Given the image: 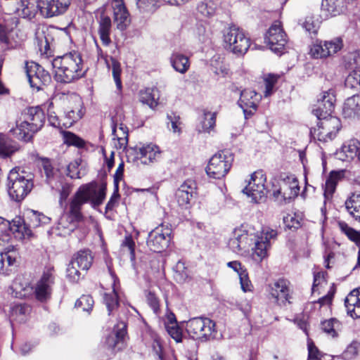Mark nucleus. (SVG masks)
<instances>
[{
  "label": "nucleus",
  "instance_id": "f257e3e1",
  "mask_svg": "<svg viewBox=\"0 0 360 360\" xmlns=\"http://www.w3.org/2000/svg\"><path fill=\"white\" fill-rule=\"evenodd\" d=\"M55 278V269L53 266L49 265L44 268L41 277L34 288L29 283L23 282L20 277H18L13 283L12 289L16 297L25 298L34 294L37 300L45 302L51 297Z\"/></svg>",
  "mask_w": 360,
  "mask_h": 360
},
{
  "label": "nucleus",
  "instance_id": "f03ea898",
  "mask_svg": "<svg viewBox=\"0 0 360 360\" xmlns=\"http://www.w3.org/2000/svg\"><path fill=\"white\" fill-rule=\"evenodd\" d=\"M105 186L98 188L95 182L81 186L70 198L64 213L79 223L82 221L84 218L82 212V206L89 201H91L94 207L102 204L105 197Z\"/></svg>",
  "mask_w": 360,
  "mask_h": 360
},
{
  "label": "nucleus",
  "instance_id": "7ed1b4c3",
  "mask_svg": "<svg viewBox=\"0 0 360 360\" xmlns=\"http://www.w3.org/2000/svg\"><path fill=\"white\" fill-rule=\"evenodd\" d=\"M54 78L60 83L69 84L84 77L86 69L80 53L71 51L52 60Z\"/></svg>",
  "mask_w": 360,
  "mask_h": 360
},
{
  "label": "nucleus",
  "instance_id": "20e7f679",
  "mask_svg": "<svg viewBox=\"0 0 360 360\" xmlns=\"http://www.w3.org/2000/svg\"><path fill=\"white\" fill-rule=\"evenodd\" d=\"M271 184L269 192L279 204L290 203L299 195V181L294 175L281 174L278 179H272Z\"/></svg>",
  "mask_w": 360,
  "mask_h": 360
},
{
  "label": "nucleus",
  "instance_id": "39448f33",
  "mask_svg": "<svg viewBox=\"0 0 360 360\" xmlns=\"http://www.w3.org/2000/svg\"><path fill=\"white\" fill-rule=\"evenodd\" d=\"M34 174L20 168L11 169L8 176V192L15 201H21L32 190Z\"/></svg>",
  "mask_w": 360,
  "mask_h": 360
},
{
  "label": "nucleus",
  "instance_id": "423d86ee",
  "mask_svg": "<svg viewBox=\"0 0 360 360\" xmlns=\"http://www.w3.org/2000/svg\"><path fill=\"white\" fill-rule=\"evenodd\" d=\"M233 161V155L227 150L214 154L210 160L206 172L210 177L220 179L230 170Z\"/></svg>",
  "mask_w": 360,
  "mask_h": 360
},
{
  "label": "nucleus",
  "instance_id": "0eeeda50",
  "mask_svg": "<svg viewBox=\"0 0 360 360\" xmlns=\"http://www.w3.org/2000/svg\"><path fill=\"white\" fill-rule=\"evenodd\" d=\"M226 47L237 55L245 54L250 46V39L244 32L236 26L227 29L224 34Z\"/></svg>",
  "mask_w": 360,
  "mask_h": 360
},
{
  "label": "nucleus",
  "instance_id": "6e6552de",
  "mask_svg": "<svg viewBox=\"0 0 360 360\" xmlns=\"http://www.w3.org/2000/svg\"><path fill=\"white\" fill-rule=\"evenodd\" d=\"M186 331L193 339L207 340L214 335L215 323L208 318H193L186 323Z\"/></svg>",
  "mask_w": 360,
  "mask_h": 360
},
{
  "label": "nucleus",
  "instance_id": "1a4fd4ad",
  "mask_svg": "<svg viewBox=\"0 0 360 360\" xmlns=\"http://www.w3.org/2000/svg\"><path fill=\"white\" fill-rule=\"evenodd\" d=\"M266 291L269 298L280 307L291 304L292 299L290 282L284 278H279L268 284Z\"/></svg>",
  "mask_w": 360,
  "mask_h": 360
},
{
  "label": "nucleus",
  "instance_id": "9d476101",
  "mask_svg": "<svg viewBox=\"0 0 360 360\" xmlns=\"http://www.w3.org/2000/svg\"><path fill=\"white\" fill-rule=\"evenodd\" d=\"M317 128L314 129V136L323 142L332 141L340 130L342 124L340 120L335 116H326L317 118Z\"/></svg>",
  "mask_w": 360,
  "mask_h": 360
},
{
  "label": "nucleus",
  "instance_id": "9b49d317",
  "mask_svg": "<svg viewBox=\"0 0 360 360\" xmlns=\"http://www.w3.org/2000/svg\"><path fill=\"white\" fill-rule=\"evenodd\" d=\"M172 229L167 225L161 224L152 230L148 236L146 244L154 252H162L169 246L172 237Z\"/></svg>",
  "mask_w": 360,
  "mask_h": 360
},
{
  "label": "nucleus",
  "instance_id": "f8f14e48",
  "mask_svg": "<svg viewBox=\"0 0 360 360\" xmlns=\"http://www.w3.org/2000/svg\"><path fill=\"white\" fill-rule=\"evenodd\" d=\"M28 219L30 223L26 222L20 217H16L13 219L11 231L15 234V237L20 239L30 238L32 236L31 227H37L41 222L45 223V221H43V219H47L44 215L38 214L36 212H34Z\"/></svg>",
  "mask_w": 360,
  "mask_h": 360
},
{
  "label": "nucleus",
  "instance_id": "ddd939ff",
  "mask_svg": "<svg viewBox=\"0 0 360 360\" xmlns=\"http://www.w3.org/2000/svg\"><path fill=\"white\" fill-rule=\"evenodd\" d=\"M266 177L262 170L252 173L247 186L243 189V193L251 198L252 202L258 203L264 199L266 195L264 183Z\"/></svg>",
  "mask_w": 360,
  "mask_h": 360
},
{
  "label": "nucleus",
  "instance_id": "4468645a",
  "mask_svg": "<svg viewBox=\"0 0 360 360\" xmlns=\"http://www.w3.org/2000/svg\"><path fill=\"white\" fill-rule=\"evenodd\" d=\"M25 72L32 87L39 90L51 82V75L41 65L33 61L25 63Z\"/></svg>",
  "mask_w": 360,
  "mask_h": 360
},
{
  "label": "nucleus",
  "instance_id": "2eb2a0df",
  "mask_svg": "<svg viewBox=\"0 0 360 360\" xmlns=\"http://www.w3.org/2000/svg\"><path fill=\"white\" fill-rule=\"evenodd\" d=\"M264 40L273 52L279 55L283 53L288 39L279 22H275L269 27Z\"/></svg>",
  "mask_w": 360,
  "mask_h": 360
},
{
  "label": "nucleus",
  "instance_id": "dca6fc26",
  "mask_svg": "<svg viewBox=\"0 0 360 360\" xmlns=\"http://www.w3.org/2000/svg\"><path fill=\"white\" fill-rule=\"evenodd\" d=\"M74 0H37V6L41 15L46 18L64 14Z\"/></svg>",
  "mask_w": 360,
  "mask_h": 360
},
{
  "label": "nucleus",
  "instance_id": "f3484780",
  "mask_svg": "<svg viewBox=\"0 0 360 360\" xmlns=\"http://www.w3.org/2000/svg\"><path fill=\"white\" fill-rule=\"evenodd\" d=\"M277 236V231L269 228H264L261 235L257 237L252 248V259L256 262H261L267 256V250L270 246V240Z\"/></svg>",
  "mask_w": 360,
  "mask_h": 360
},
{
  "label": "nucleus",
  "instance_id": "a211bd4d",
  "mask_svg": "<svg viewBox=\"0 0 360 360\" xmlns=\"http://www.w3.org/2000/svg\"><path fill=\"white\" fill-rule=\"evenodd\" d=\"M261 98V95L254 90L242 91L238 104L243 110L245 119H248L257 111Z\"/></svg>",
  "mask_w": 360,
  "mask_h": 360
},
{
  "label": "nucleus",
  "instance_id": "6ab92c4d",
  "mask_svg": "<svg viewBox=\"0 0 360 360\" xmlns=\"http://www.w3.org/2000/svg\"><path fill=\"white\" fill-rule=\"evenodd\" d=\"M335 97L332 91L323 92L318 99L316 108L312 110V113L317 118L330 116L335 108Z\"/></svg>",
  "mask_w": 360,
  "mask_h": 360
},
{
  "label": "nucleus",
  "instance_id": "aec40b11",
  "mask_svg": "<svg viewBox=\"0 0 360 360\" xmlns=\"http://www.w3.org/2000/svg\"><path fill=\"white\" fill-rule=\"evenodd\" d=\"M196 184L194 181L188 179L185 181L176 192V198L179 206L188 208L191 200L196 194Z\"/></svg>",
  "mask_w": 360,
  "mask_h": 360
},
{
  "label": "nucleus",
  "instance_id": "412c9836",
  "mask_svg": "<svg viewBox=\"0 0 360 360\" xmlns=\"http://www.w3.org/2000/svg\"><path fill=\"white\" fill-rule=\"evenodd\" d=\"M22 120L32 127V131H39L43 127L45 115L38 106L27 108L22 114Z\"/></svg>",
  "mask_w": 360,
  "mask_h": 360
},
{
  "label": "nucleus",
  "instance_id": "4be33fe9",
  "mask_svg": "<svg viewBox=\"0 0 360 360\" xmlns=\"http://www.w3.org/2000/svg\"><path fill=\"white\" fill-rule=\"evenodd\" d=\"M250 239L246 231L235 229L233 236L229 239L228 245L229 248L237 254H240L248 249L250 245Z\"/></svg>",
  "mask_w": 360,
  "mask_h": 360
},
{
  "label": "nucleus",
  "instance_id": "5701e85b",
  "mask_svg": "<svg viewBox=\"0 0 360 360\" xmlns=\"http://www.w3.org/2000/svg\"><path fill=\"white\" fill-rule=\"evenodd\" d=\"M70 106L67 109L65 119L67 122L63 124L71 127L75 122L79 120L84 115L83 103L80 98L75 96L70 101Z\"/></svg>",
  "mask_w": 360,
  "mask_h": 360
},
{
  "label": "nucleus",
  "instance_id": "b1692460",
  "mask_svg": "<svg viewBox=\"0 0 360 360\" xmlns=\"http://www.w3.org/2000/svg\"><path fill=\"white\" fill-rule=\"evenodd\" d=\"M41 172L46 177V182L52 188H57L58 181L61 179L60 172L58 168L52 165L49 159H42Z\"/></svg>",
  "mask_w": 360,
  "mask_h": 360
},
{
  "label": "nucleus",
  "instance_id": "393cba45",
  "mask_svg": "<svg viewBox=\"0 0 360 360\" xmlns=\"http://www.w3.org/2000/svg\"><path fill=\"white\" fill-rule=\"evenodd\" d=\"M78 223L76 220L63 213L52 231L57 236L65 237L75 230Z\"/></svg>",
  "mask_w": 360,
  "mask_h": 360
},
{
  "label": "nucleus",
  "instance_id": "a878e982",
  "mask_svg": "<svg viewBox=\"0 0 360 360\" xmlns=\"http://www.w3.org/2000/svg\"><path fill=\"white\" fill-rule=\"evenodd\" d=\"M97 20L98 23V33L100 39L103 46H108L112 42L110 37L112 29L111 19L105 14L104 11H102Z\"/></svg>",
  "mask_w": 360,
  "mask_h": 360
},
{
  "label": "nucleus",
  "instance_id": "bb28decb",
  "mask_svg": "<svg viewBox=\"0 0 360 360\" xmlns=\"http://www.w3.org/2000/svg\"><path fill=\"white\" fill-rule=\"evenodd\" d=\"M136 158L140 160L143 164H148L157 160L160 157V150L158 146L149 144L136 149Z\"/></svg>",
  "mask_w": 360,
  "mask_h": 360
},
{
  "label": "nucleus",
  "instance_id": "cd10ccee",
  "mask_svg": "<svg viewBox=\"0 0 360 360\" xmlns=\"http://www.w3.org/2000/svg\"><path fill=\"white\" fill-rule=\"evenodd\" d=\"M360 141L357 139H351L345 142L338 153L339 158L342 160H351L355 158L359 160Z\"/></svg>",
  "mask_w": 360,
  "mask_h": 360
},
{
  "label": "nucleus",
  "instance_id": "c85d7f7f",
  "mask_svg": "<svg viewBox=\"0 0 360 360\" xmlns=\"http://www.w3.org/2000/svg\"><path fill=\"white\" fill-rule=\"evenodd\" d=\"M342 0H322L321 10L326 18L337 16L345 11Z\"/></svg>",
  "mask_w": 360,
  "mask_h": 360
},
{
  "label": "nucleus",
  "instance_id": "c756f323",
  "mask_svg": "<svg viewBox=\"0 0 360 360\" xmlns=\"http://www.w3.org/2000/svg\"><path fill=\"white\" fill-rule=\"evenodd\" d=\"M342 115L346 118L360 117V94L354 95L345 101Z\"/></svg>",
  "mask_w": 360,
  "mask_h": 360
},
{
  "label": "nucleus",
  "instance_id": "7c9ffc66",
  "mask_svg": "<svg viewBox=\"0 0 360 360\" xmlns=\"http://www.w3.org/2000/svg\"><path fill=\"white\" fill-rule=\"evenodd\" d=\"M11 133L15 138L27 142L31 140L34 133L38 131H32V127L24 120L20 122L17 121L15 128L11 129Z\"/></svg>",
  "mask_w": 360,
  "mask_h": 360
},
{
  "label": "nucleus",
  "instance_id": "2f4dec72",
  "mask_svg": "<svg viewBox=\"0 0 360 360\" xmlns=\"http://www.w3.org/2000/svg\"><path fill=\"white\" fill-rule=\"evenodd\" d=\"M345 304L351 316L360 317V288L349 292L345 298Z\"/></svg>",
  "mask_w": 360,
  "mask_h": 360
},
{
  "label": "nucleus",
  "instance_id": "473e14b6",
  "mask_svg": "<svg viewBox=\"0 0 360 360\" xmlns=\"http://www.w3.org/2000/svg\"><path fill=\"white\" fill-rule=\"evenodd\" d=\"M345 206L349 214L360 222V192L352 193L345 200Z\"/></svg>",
  "mask_w": 360,
  "mask_h": 360
},
{
  "label": "nucleus",
  "instance_id": "72a5a7b5",
  "mask_svg": "<svg viewBox=\"0 0 360 360\" xmlns=\"http://www.w3.org/2000/svg\"><path fill=\"white\" fill-rule=\"evenodd\" d=\"M170 63L172 68L176 72L181 74L186 73L190 68L188 58L179 52H174L172 54L170 57Z\"/></svg>",
  "mask_w": 360,
  "mask_h": 360
},
{
  "label": "nucleus",
  "instance_id": "f704fd0d",
  "mask_svg": "<svg viewBox=\"0 0 360 360\" xmlns=\"http://www.w3.org/2000/svg\"><path fill=\"white\" fill-rule=\"evenodd\" d=\"M71 262L80 269L86 271L92 264L93 256L89 250H80L74 256Z\"/></svg>",
  "mask_w": 360,
  "mask_h": 360
},
{
  "label": "nucleus",
  "instance_id": "c9c22d12",
  "mask_svg": "<svg viewBox=\"0 0 360 360\" xmlns=\"http://www.w3.org/2000/svg\"><path fill=\"white\" fill-rule=\"evenodd\" d=\"M114 21L118 30L123 31L130 24L129 14L125 6H120L113 8Z\"/></svg>",
  "mask_w": 360,
  "mask_h": 360
},
{
  "label": "nucleus",
  "instance_id": "e433bc0d",
  "mask_svg": "<svg viewBox=\"0 0 360 360\" xmlns=\"http://www.w3.org/2000/svg\"><path fill=\"white\" fill-rule=\"evenodd\" d=\"M16 263V252L14 250H8L0 255V274L8 275L11 269L9 268Z\"/></svg>",
  "mask_w": 360,
  "mask_h": 360
},
{
  "label": "nucleus",
  "instance_id": "4c0bfd02",
  "mask_svg": "<svg viewBox=\"0 0 360 360\" xmlns=\"http://www.w3.org/2000/svg\"><path fill=\"white\" fill-rule=\"evenodd\" d=\"M217 113L204 110L200 125L198 127L199 132H210L216 124Z\"/></svg>",
  "mask_w": 360,
  "mask_h": 360
},
{
  "label": "nucleus",
  "instance_id": "58836bf2",
  "mask_svg": "<svg viewBox=\"0 0 360 360\" xmlns=\"http://www.w3.org/2000/svg\"><path fill=\"white\" fill-rule=\"evenodd\" d=\"M341 323L335 318H331L321 322L323 331L333 338L338 335V332L341 330Z\"/></svg>",
  "mask_w": 360,
  "mask_h": 360
},
{
  "label": "nucleus",
  "instance_id": "ea45409f",
  "mask_svg": "<svg viewBox=\"0 0 360 360\" xmlns=\"http://www.w3.org/2000/svg\"><path fill=\"white\" fill-rule=\"evenodd\" d=\"M174 278L179 283H184L191 280L189 271L184 262L179 261L174 267Z\"/></svg>",
  "mask_w": 360,
  "mask_h": 360
},
{
  "label": "nucleus",
  "instance_id": "a19ab883",
  "mask_svg": "<svg viewBox=\"0 0 360 360\" xmlns=\"http://www.w3.org/2000/svg\"><path fill=\"white\" fill-rule=\"evenodd\" d=\"M18 150V146L15 143L5 138H0V158H8Z\"/></svg>",
  "mask_w": 360,
  "mask_h": 360
},
{
  "label": "nucleus",
  "instance_id": "79ce46f5",
  "mask_svg": "<svg viewBox=\"0 0 360 360\" xmlns=\"http://www.w3.org/2000/svg\"><path fill=\"white\" fill-rule=\"evenodd\" d=\"M103 302L107 307L108 315H112L119 306L118 295L115 288L110 292L104 294Z\"/></svg>",
  "mask_w": 360,
  "mask_h": 360
},
{
  "label": "nucleus",
  "instance_id": "37998d69",
  "mask_svg": "<svg viewBox=\"0 0 360 360\" xmlns=\"http://www.w3.org/2000/svg\"><path fill=\"white\" fill-rule=\"evenodd\" d=\"M31 311V308L26 304H15L11 307V316L20 322L25 320V316Z\"/></svg>",
  "mask_w": 360,
  "mask_h": 360
},
{
  "label": "nucleus",
  "instance_id": "c03bdc74",
  "mask_svg": "<svg viewBox=\"0 0 360 360\" xmlns=\"http://www.w3.org/2000/svg\"><path fill=\"white\" fill-rule=\"evenodd\" d=\"M17 12L24 18H32L34 16V5L28 0H21L16 8Z\"/></svg>",
  "mask_w": 360,
  "mask_h": 360
},
{
  "label": "nucleus",
  "instance_id": "a18cd8bd",
  "mask_svg": "<svg viewBox=\"0 0 360 360\" xmlns=\"http://www.w3.org/2000/svg\"><path fill=\"white\" fill-rule=\"evenodd\" d=\"M339 179V174L335 172H332L327 177L324 186V195L328 196L334 193L337 183Z\"/></svg>",
  "mask_w": 360,
  "mask_h": 360
},
{
  "label": "nucleus",
  "instance_id": "49530a36",
  "mask_svg": "<svg viewBox=\"0 0 360 360\" xmlns=\"http://www.w3.org/2000/svg\"><path fill=\"white\" fill-rule=\"evenodd\" d=\"M338 226L342 231L351 240L356 244H360V232L349 227L345 222L340 221Z\"/></svg>",
  "mask_w": 360,
  "mask_h": 360
},
{
  "label": "nucleus",
  "instance_id": "de8ad7c7",
  "mask_svg": "<svg viewBox=\"0 0 360 360\" xmlns=\"http://www.w3.org/2000/svg\"><path fill=\"white\" fill-rule=\"evenodd\" d=\"M112 136L113 139L117 140V143H115L116 148L119 149L124 148L128 143V132L122 131L118 132L117 127L113 125L112 127Z\"/></svg>",
  "mask_w": 360,
  "mask_h": 360
},
{
  "label": "nucleus",
  "instance_id": "09e8293b",
  "mask_svg": "<svg viewBox=\"0 0 360 360\" xmlns=\"http://www.w3.org/2000/svg\"><path fill=\"white\" fill-rule=\"evenodd\" d=\"M345 86L349 89H360V70L351 72L345 79Z\"/></svg>",
  "mask_w": 360,
  "mask_h": 360
},
{
  "label": "nucleus",
  "instance_id": "8fccbe9b",
  "mask_svg": "<svg viewBox=\"0 0 360 360\" xmlns=\"http://www.w3.org/2000/svg\"><path fill=\"white\" fill-rule=\"evenodd\" d=\"M136 6L141 13H153L158 7V0H137Z\"/></svg>",
  "mask_w": 360,
  "mask_h": 360
},
{
  "label": "nucleus",
  "instance_id": "3c124183",
  "mask_svg": "<svg viewBox=\"0 0 360 360\" xmlns=\"http://www.w3.org/2000/svg\"><path fill=\"white\" fill-rule=\"evenodd\" d=\"M324 46H326L328 57L338 53L343 46L342 40L340 38H335L330 41H324Z\"/></svg>",
  "mask_w": 360,
  "mask_h": 360
},
{
  "label": "nucleus",
  "instance_id": "603ef678",
  "mask_svg": "<svg viewBox=\"0 0 360 360\" xmlns=\"http://www.w3.org/2000/svg\"><path fill=\"white\" fill-rule=\"evenodd\" d=\"M326 46H324V41H320L312 45L310 49V53L314 58H324L328 57L327 54Z\"/></svg>",
  "mask_w": 360,
  "mask_h": 360
},
{
  "label": "nucleus",
  "instance_id": "864d4df0",
  "mask_svg": "<svg viewBox=\"0 0 360 360\" xmlns=\"http://www.w3.org/2000/svg\"><path fill=\"white\" fill-rule=\"evenodd\" d=\"M110 61H111V65H112V76L115 80V82L116 84V86L118 90L122 89V82L120 79V75H121V67L120 63L114 58L110 57Z\"/></svg>",
  "mask_w": 360,
  "mask_h": 360
},
{
  "label": "nucleus",
  "instance_id": "5fc2aeb1",
  "mask_svg": "<svg viewBox=\"0 0 360 360\" xmlns=\"http://www.w3.org/2000/svg\"><path fill=\"white\" fill-rule=\"evenodd\" d=\"M198 11L204 16H211L215 12V5L211 0H206L198 4Z\"/></svg>",
  "mask_w": 360,
  "mask_h": 360
},
{
  "label": "nucleus",
  "instance_id": "6e6d98bb",
  "mask_svg": "<svg viewBox=\"0 0 360 360\" xmlns=\"http://www.w3.org/2000/svg\"><path fill=\"white\" fill-rule=\"evenodd\" d=\"M345 61L346 63V65L349 68H360V52L359 51H354L349 53L345 57Z\"/></svg>",
  "mask_w": 360,
  "mask_h": 360
},
{
  "label": "nucleus",
  "instance_id": "4d7b16f0",
  "mask_svg": "<svg viewBox=\"0 0 360 360\" xmlns=\"http://www.w3.org/2000/svg\"><path fill=\"white\" fill-rule=\"evenodd\" d=\"M279 79V75H274V74H269L266 75L264 79V84H265V91H264V96H270L273 92V89L275 86V84L277 83L278 80Z\"/></svg>",
  "mask_w": 360,
  "mask_h": 360
},
{
  "label": "nucleus",
  "instance_id": "13d9d810",
  "mask_svg": "<svg viewBox=\"0 0 360 360\" xmlns=\"http://www.w3.org/2000/svg\"><path fill=\"white\" fill-rule=\"evenodd\" d=\"M139 100L141 103L147 104L151 108L157 105V101L153 94V90L150 89L140 91Z\"/></svg>",
  "mask_w": 360,
  "mask_h": 360
},
{
  "label": "nucleus",
  "instance_id": "bf43d9fd",
  "mask_svg": "<svg viewBox=\"0 0 360 360\" xmlns=\"http://www.w3.org/2000/svg\"><path fill=\"white\" fill-rule=\"evenodd\" d=\"M59 184V185L60 186V188H58V186H57V188H56V189H58V191H59V193H60V199H59V202L60 204H62L64 201L66 200V199L68 198V197L69 196V195L70 194L71 191H72V185L69 183H66V182H63L61 181V179L58 181V184Z\"/></svg>",
  "mask_w": 360,
  "mask_h": 360
},
{
  "label": "nucleus",
  "instance_id": "052dcab7",
  "mask_svg": "<svg viewBox=\"0 0 360 360\" xmlns=\"http://www.w3.org/2000/svg\"><path fill=\"white\" fill-rule=\"evenodd\" d=\"M94 300L90 295H82L75 303L77 307H82L83 311H89L94 305Z\"/></svg>",
  "mask_w": 360,
  "mask_h": 360
},
{
  "label": "nucleus",
  "instance_id": "680f3d73",
  "mask_svg": "<svg viewBox=\"0 0 360 360\" xmlns=\"http://www.w3.org/2000/svg\"><path fill=\"white\" fill-rule=\"evenodd\" d=\"M65 141L68 145L82 148L85 145L84 141L75 134L68 131L65 133Z\"/></svg>",
  "mask_w": 360,
  "mask_h": 360
},
{
  "label": "nucleus",
  "instance_id": "e2e57ef3",
  "mask_svg": "<svg viewBox=\"0 0 360 360\" xmlns=\"http://www.w3.org/2000/svg\"><path fill=\"white\" fill-rule=\"evenodd\" d=\"M13 48L9 41L5 28L0 24V53H4Z\"/></svg>",
  "mask_w": 360,
  "mask_h": 360
},
{
  "label": "nucleus",
  "instance_id": "0e129e2a",
  "mask_svg": "<svg viewBox=\"0 0 360 360\" xmlns=\"http://www.w3.org/2000/svg\"><path fill=\"white\" fill-rule=\"evenodd\" d=\"M79 269L75 263L70 262L67 268V276L70 281L77 282L80 279L81 273Z\"/></svg>",
  "mask_w": 360,
  "mask_h": 360
},
{
  "label": "nucleus",
  "instance_id": "69168bd1",
  "mask_svg": "<svg viewBox=\"0 0 360 360\" xmlns=\"http://www.w3.org/2000/svg\"><path fill=\"white\" fill-rule=\"evenodd\" d=\"M167 331L169 335L177 342L181 341L182 333L176 322H171V325L166 326Z\"/></svg>",
  "mask_w": 360,
  "mask_h": 360
},
{
  "label": "nucleus",
  "instance_id": "338daca9",
  "mask_svg": "<svg viewBox=\"0 0 360 360\" xmlns=\"http://www.w3.org/2000/svg\"><path fill=\"white\" fill-rule=\"evenodd\" d=\"M79 162L78 160L70 162L67 166V176L71 179H80L82 175L80 174V170L79 169Z\"/></svg>",
  "mask_w": 360,
  "mask_h": 360
},
{
  "label": "nucleus",
  "instance_id": "774afa93",
  "mask_svg": "<svg viewBox=\"0 0 360 360\" xmlns=\"http://www.w3.org/2000/svg\"><path fill=\"white\" fill-rule=\"evenodd\" d=\"M167 119L169 120V123L171 124L172 130L174 133L180 134L181 131V122L180 121V117L179 115H176L174 113H171L167 115Z\"/></svg>",
  "mask_w": 360,
  "mask_h": 360
}]
</instances>
